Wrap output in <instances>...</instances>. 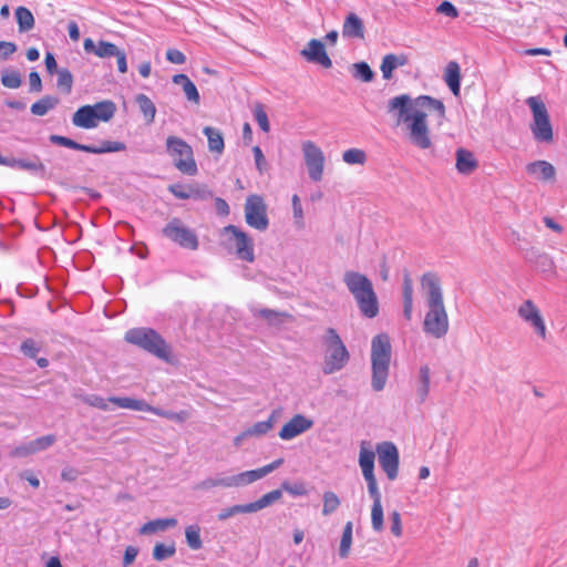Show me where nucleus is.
<instances>
[{
  "label": "nucleus",
  "mask_w": 567,
  "mask_h": 567,
  "mask_svg": "<svg viewBox=\"0 0 567 567\" xmlns=\"http://www.w3.org/2000/svg\"><path fill=\"white\" fill-rule=\"evenodd\" d=\"M390 519L392 534L396 537H401L403 528L400 513L398 511L392 512L390 515Z\"/></svg>",
  "instance_id": "60"
},
{
  "label": "nucleus",
  "mask_w": 567,
  "mask_h": 567,
  "mask_svg": "<svg viewBox=\"0 0 567 567\" xmlns=\"http://www.w3.org/2000/svg\"><path fill=\"white\" fill-rule=\"evenodd\" d=\"M10 167H17L25 171H44V166L40 161H28V159H10Z\"/></svg>",
  "instance_id": "50"
},
{
  "label": "nucleus",
  "mask_w": 567,
  "mask_h": 567,
  "mask_svg": "<svg viewBox=\"0 0 567 567\" xmlns=\"http://www.w3.org/2000/svg\"><path fill=\"white\" fill-rule=\"evenodd\" d=\"M40 344L33 339H27L21 344L22 353L30 358H35L37 354L40 352Z\"/></svg>",
  "instance_id": "56"
},
{
  "label": "nucleus",
  "mask_w": 567,
  "mask_h": 567,
  "mask_svg": "<svg viewBox=\"0 0 567 567\" xmlns=\"http://www.w3.org/2000/svg\"><path fill=\"white\" fill-rule=\"evenodd\" d=\"M282 463L284 460L278 458L256 470H249L233 475H225V482L227 484L226 488H240L248 486L277 470Z\"/></svg>",
  "instance_id": "13"
},
{
  "label": "nucleus",
  "mask_w": 567,
  "mask_h": 567,
  "mask_svg": "<svg viewBox=\"0 0 567 567\" xmlns=\"http://www.w3.org/2000/svg\"><path fill=\"white\" fill-rule=\"evenodd\" d=\"M295 224L301 228L303 226V210L298 195L291 198Z\"/></svg>",
  "instance_id": "57"
},
{
  "label": "nucleus",
  "mask_w": 567,
  "mask_h": 567,
  "mask_svg": "<svg viewBox=\"0 0 567 567\" xmlns=\"http://www.w3.org/2000/svg\"><path fill=\"white\" fill-rule=\"evenodd\" d=\"M342 35L344 38L363 39L364 25L362 20L355 13H349L342 25Z\"/></svg>",
  "instance_id": "24"
},
{
  "label": "nucleus",
  "mask_w": 567,
  "mask_h": 567,
  "mask_svg": "<svg viewBox=\"0 0 567 567\" xmlns=\"http://www.w3.org/2000/svg\"><path fill=\"white\" fill-rule=\"evenodd\" d=\"M359 466L367 482L368 493L373 503H382L381 493L374 475V451L371 442L361 441L359 450Z\"/></svg>",
  "instance_id": "11"
},
{
  "label": "nucleus",
  "mask_w": 567,
  "mask_h": 567,
  "mask_svg": "<svg viewBox=\"0 0 567 567\" xmlns=\"http://www.w3.org/2000/svg\"><path fill=\"white\" fill-rule=\"evenodd\" d=\"M135 100L146 122L148 124L153 123L156 115V106L152 100L143 93L137 94Z\"/></svg>",
  "instance_id": "33"
},
{
  "label": "nucleus",
  "mask_w": 567,
  "mask_h": 567,
  "mask_svg": "<svg viewBox=\"0 0 567 567\" xmlns=\"http://www.w3.org/2000/svg\"><path fill=\"white\" fill-rule=\"evenodd\" d=\"M342 280L357 301L361 313L367 318L377 317L379 302L372 281L365 275L354 270L344 271Z\"/></svg>",
  "instance_id": "3"
},
{
  "label": "nucleus",
  "mask_w": 567,
  "mask_h": 567,
  "mask_svg": "<svg viewBox=\"0 0 567 567\" xmlns=\"http://www.w3.org/2000/svg\"><path fill=\"white\" fill-rule=\"evenodd\" d=\"M478 167L474 154L463 147L455 152V168L462 175H470Z\"/></svg>",
  "instance_id": "22"
},
{
  "label": "nucleus",
  "mask_w": 567,
  "mask_h": 567,
  "mask_svg": "<svg viewBox=\"0 0 567 567\" xmlns=\"http://www.w3.org/2000/svg\"><path fill=\"white\" fill-rule=\"evenodd\" d=\"M204 134L208 140V148L210 152H215L217 154H221L224 151V138L219 130L206 126L204 128Z\"/></svg>",
  "instance_id": "32"
},
{
  "label": "nucleus",
  "mask_w": 567,
  "mask_h": 567,
  "mask_svg": "<svg viewBox=\"0 0 567 567\" xmlns=\"http://www.w3.org/2000/svg\"><path fill=\"white\" fill-rule=\"evenodd\" d=\"M431 371L427 365H423L419 371L416 394L421 402H424L430 392Z\"/></svg>",
  "instance_id": "31"
},
{
  "label": "nucleus",
  "mask_w": 567,
  "mask_h": 567,
  "mask_svg": "<svg viewBox=\"0 0 567 567\" xmlns=\"http://www.w3.org/2000/svg\"><path fill=\"white\" fill-rule=\"evenodd\" d=\"M82 401L86 404H89L90 406H93V408H96V409H100V410H103V411H109L110 410V401L109 399H104L103 396H100V395H96V394H90V395H85L82 398Z\"/></svg>",
  "instance_id": "54"
},
{
  "label": "nucleus",
  "mask_w": 567,
  "mask_h": 567,
  "mask_svg": "<svg viewBox=\"0 0 567 567\" xmlns=\"http://www.w3.org/2000/svg\"><path fill=\"white\" fill-rule=\"evenodd\" d=\"M163 235L183 248L190 250L198 248L197 235L178 218H173L163 228Z\"/></svg>",
  "instance_id": "15"
},
{
  "label": "nucleus",
  "mask_w": 567,
  "mask_h": 567,
  "mask_svg": "<svg viewBox=\"0 0 567 567\" xmlns=\"http://www.w3.org/2000/svg\"><path fill=\"white\" fill-rule=\"evenodd\" d=\"M58 73V81L56 86L59 90H61L63 93L69 94L72 90L73 85V76L71 72L66 69H61L56 71Z\"/></svg>",
  "instance_id": "47"
},
{
  "label": "nucleus",
  "mask_w": 567,
  "mask_h": 567,
  "mask_svg": "<svg viewBox=\"0 0 567 567\" xmlns=\"http://www.w3.org/2000/svg\"><path fill=\"white\" fill-rule=\"evenodd\" d=\"M436 11L441 14L447 16L450 18H457L458 10L455 6L450 1H443L437 8Z\"/></svg>",
  "instance_id": "61"
},
{
  "label": "nucleus",
  "mask_w": 567,
  "mask_h": 567,
  "mask_svg": "<svg viewBox=\"0 0 567 567\" xmlns=\"http://www.w3.org/2000/svg\"><path fill=\"white\" fill-rule=\"evenodd\" d=\"M282 496V493L280 489H274L265 495H262L259 499L248 503V504H238L233 505L226 508H223L218 515L217 519L220 522H225L228 518L238 515V514H250L256 513L258 511H261L275 502L279 501Z\"/></svg>",
  "instance_id": "12"
},
{
  "label": "nucleus",
  "mask_w": 567,
  "mask_h": 567,
  "mask_svg": "<svg viewBox=\"0 0 567 567\" xmlns=\"http://www.w3.org/2000/svg\"><path fill=\"white\" fill-rule=\"evenodd\" d=\"M252 154L255 158L256 168L260 174H262L264 172L267 171L268 164L261 148L259 146H254Z\"/></svg>",
  "instance_id": "58"
},
{
  "label": "nucleus",
  "mask_w": 567,
  "mask_h": 567,
  "mask_svg": "<svg viewBox=\"0 0 567 567\" xmlns=\"http://www.w3.org/2000/svg\"><path fill=\"white\" fill-rule=\"evenodd\" d=\"M109 401L121 409H128V410H133V411H144V412H150V410H151V405L144 400H138V399H133V398H127V396H124V398L111 396V398H109Z\"/></svg>",
  "instance_id": "28"
},
{
  "label": "nucleus",
  "mask_w": 567,
  "mask_h": 567,
  "mask_svg": "<svg viewBox=\"0 0 567 567\" xmlns=\"http://www.w3.org/2000/svg\"><path fill=\"white\" fill-rule=\"evenodd\" d=\"M444 81L454 95L460 93L461 70L455 61L449 62L444 72Z\"/></svg>",
  "instance_id": "29"
},
{
  "label": "nucleus",
  "mask_w": 567,
  "mask_h": 567,
  "mask_svg": "<svg viewBox=\"0 0 567 567\" xmlns=\"http://www.w3.org/2000/svg\"><path fill=\"white\" fill-rule=\"evenodd\" d=\"M254 117L256 122L258 123L260 130L265 133H268L270 131V124L268 120V115L261 104H256L254 106Z\"/></svg>",
  "instance_id": "51"
},
{
  "label": "nucleus",
  "mask_w": 567,
  "mask_h": 567,
  "mask_svg": "<svg viewBox=\"0 0 567 567\" xmlns=\"http://www.w3.org/2000/svg\"><path fill=\"white\" fill-rule=\"evenodd\" d=\"M421 288L427 307L423 330L429 336L441 339L449 331V316L444 306L441 280L435 274L426 272L421 278Z\"/></svg>",
  "instance_id": "2"
},
{
  "label": "nucleus",
  "mask_w": 567,
  "mask_h": 567,
  "mask_svg": "<svg viewBox=\"0 0 567 567\" xmlns=\"http://www.w3.org/2000/svg\"><path fill=\"white\" fill-rule=\"evenodd\" d=\"M526 104L533 116L529 124L533 137L538 143H551L554 141V131L543 99L539 95L529 96L526 99Z\"/></svg>",
  "instance_id": "8"
},
{
  "label": "nucleus",
  "mask_w": 567,
  "mask_h": 567,
  "mask_svg": "<svg viewBox=\"0 0 567 567\" xmlns=\"http://www.w3.org/2000/svg\"><path fill=\"white\" fill-rule=\"evenodd\" d=\"M50 141L56 145H61V146L69 147L72 150L82 151V152L86 151L85 144H80L69 137H65V136L51 135Z\"/></svg>",
  "instance_id": "52"
},
{
  "label": "nucleus",
  "mask_w": 567,
  "mask_h": 567,
  "mask_svg": "<svg viewBox=\"0 0 567 567\" xmlns=\"http://www.w3.org/2000/svg\"><path fill=\"white\" fill-rule=\"evenodd\" d=\"M518 316L529 324L535 332L542 338H546L547 329L544 318L538 307L532 300H525L518 307Z\"/></svg>",
  "instance_id": "18"
},
{
  "label": "nucleus",
  "mask_w": 567,
  "mask_h": 567,
  "mask_svg": "<svg viewBox=\"0 0 567 567\" xmlns=\"http://www.w3.org/2000/svg\"><path fill=\"white\" fill-rule=\"evenodd\" d=\"M223 245L234 252L238 259L252 262L255 260L254 241L243 230L234 225H228L221 230Z\"/></svg>",
  "instance_id": "9"
},
{
  "label": "nucleus",
  "mask_w": 567,
  "mask_h": 567,
  "mask_svg": "<svg viewBox=\"0 0 567 567\" xmlns=\"http://www.w3.org/2000/svg\"><path fill=\"white\" fill-rule=\"evenodd\" d=\"M34 454L31 441L14 447L10 452V456L14 458L27 457Z\"/></svg>",
  "instance_id": "59"
},
{
  "label": "nucleus",
  "mask_w": 567,
  "mask_h": 567,
  "mask_svg": "<svg viewBox=\"0 0 567 567\" xmlns=\"http://www.w3.org/2000/svg\"><path fill=\"white\" fill-rule=\"evenodd\" d=\"M56 441L55 435L48 434L31 441L34 454L51 447Z\"/></svg>",
  "instance_id": "53"
},
{
  "label": "nucleus",
  "mask_w": 567,
  "mask_h": 567,
  "mask_svg": "<svg viewBox=\"0 0 567 567\" xmlns=\"http://www.w3.org/2000/svg\"><path fill=\"white\" fill-rule=\"evenodd\" d=\"M177 525V519L169 518H158L151 522H147L140 528L141 535H152L159 532H164L168 528H173Z\"/></svg>",
  "instance_id": "27"
},
{
  "label": "nucleus",
  "mask_w": 567,
  "mask_h": 567,
  "mask_svg": "<svg viewBox=\"0 0 567 567\" xmlns=\"http://www.w3.org/2000/svg\"><path fill=\"white\" fill-rule=\"evenodd\" d=\"M16 19H17L20 32H28L34 27L33 14L25 7L17 8Z\"/></svg>",
  "instance_id": "36"
},
{
  "label": "nucleus",
  "mask_w": 567,
  "mask_h": 567,
  "mask_svg": "<svg viewBox=\"0 0 567 567\" xmlns=\"http://www.w3.org/2000/svg\"><path fill=\"white\" fill-rule=\"evenodd\" d=\"M80 475V471L72 466H65L61 472V478L65 482H74Z\"/></svg>",
  "instance_id": "64"
},
{
  "label": "nucleus",
  "mask_w": 567,
  "mask_h": 567,
  "mask_svg": "<svg viewBox=\"0 0 567 567\" xmlns=\"http://www.w3.org/2000/svg\"><path fill=\"white\" fill-rule=\"evenodd\" d=\"M391 342L385 333L377 334L371 341V386L380 392L385 388L390 362H391Z\"/></svg>",
  "instance_id": "4"
},
{
  "label": "nucleus",
  "mask_w": 567,
  "mask_h": 567,
  "mask_svg": "<svg viewBox=\"0 0 567 567\" xmlns=\"http://www.w3.org/2000/svg\"><path fill=\"white\" fill-rule=\"evenodd\" d=\"M313 425V421L302 414H296L279 431V437L285 441L292 440L307 432Z\"/></svg>",
  "instance_id": "21"
},
{
  "label": "nucleus",
  "mask_w": 567,
  "mask_h": 567,
  "mask_svg": "<svg viewBox=\"0 0 567 567\" xmlns=\"http://www.w3.org/2000/svg\"><path fill=\"white\" fill-rule=\"evenodd\" d=\"M166 151L179 172L188 176L197 174L198 168L194 159L193 148L184 140L176 136H168L166 138Z\"/></svg>",
  "instance_id": "10"
},
{
  "label": "nucleus",
  "mask_w": 567,
  "mask_h": 567,
  "mask_svg": "<svg viewBox=\"0 0 567 567\" xmlns=\"http://www.w3.org/2000/svg\"><path fill=\"white\" fill-rule=\"evenodd\" d=\"M342 159L349 165H364L367 162V154L360 148H349L342 153Z\"/></svg>",
  "instance_id": "43"
},
{
  "label": "nucleus",
  "mask_w": 567,
  "mask_h": 567,
  "mask_svg": "<svg viewBox=\"0 0 567 567\" xmlns=\"http://www.w3.org/2000/svg\"><path fill=\"white\" fill-rule=\"evenodd\" d=\"M227 484L225 482V475H218L216 477H207L203 481H200L196 488L200 491H209L212 488L216 487H224L226 488Z\"/></svg>",
  "instance_id": "49"
},
{
  "label": "nucleus",
  "mask_w": 567,
  "mask_h": 567,
  "mask_svg": "<svg viewBox=\"0 0 567 567\" xmlns=\"http://www.w3.org/2000/svg\"><path fill=\"white\" fill-rule=\"evenodd\" d=\"M168 190L179 199H188L192 197L204 198L199 189L190 185L173 184L168 186Z\"/></svg>",
  "instance_id": "35"
},
{
  "label": "nucleus",
  "mask_w": 567,
  "mask_h": 567,
  "mask_svg": "<svg viewBox=\"0 0 567 567\" xmlns=\"http://www.w3.org/2000/svg\"><path fill=\"white\" fill-rule=\"evenodd\" d=\"M252 313L255 317L261 318L270 324H278L282 322V318L286 317V313L284 312H278L266 308H254Z\"/></svg>",
  "instance_id": "39"
},
{
  "label": "nucleus",
  "mask_w": 567,
  "mask_h": 567,
  "mask_svg": "<svg viewBox=\"0 0 567 567\" xmlns=\"http://www.w3.org/2000/svg\"><path fill=\"white\" fill-rule=\"evenodd\" d=\"M59 103V99L52 95H45L41 100L31 105V113L38 116L45 115L53 110Z\"/></svg>",
  "instance_id": "34"
},
{
  "label": "nucleus",
  "mask_w": 567,
  "mask_h": 567,
  "mask_svg": "<svg viewBox=\"0 0 567 567\" xmlns=\"http://www.w3.org/2000/svg\"><path fill=\"white\" fill-rule=\"evenodd\" d=\"M272 427L271 419L255 423L251 427L247 429L250 436H258L266 434Z\"/></svg>",
  "instance_id": "55"
},
{
  "label": "nucleus",
  "mask_w": 567,
  "mask_h": 567,
  "mask_svg": "<svg viewBox=\"0 0 567 567\" xmlns=\"http://www.w3.org/2000/svg\"><path fill=\"white\" fill-rule=\"evenodd\" d=\"M173 82L182 86L187 101L198 105L200 96L196 85L186 74H176L173 76Z\"/></svg>",
  "instance_id": "25"
},
{
  "label": "nucleus",
  "mask_w": 567,
  "mask_h": 567,
  "mask_svg": "<svg viewBox=\"0 0 567 567\" xmlns=\"http://www.w3.org/2000/svg\"><path fill=\"white\" fill-rule=\"evenodd\" d=\"M245 220L248 226L264 231L269 226L267 216V205L264 198L259 195H249L245 203Z\"/></svg>",
  "instance_id": "14"
},
{
  "label": "nucleus",
  "mask_w": 567,
  "mask_h": 567,
  "mask_svg": "<svg viewBox=\"0 0 567 567\" xmlns=\"http://www.w3.org/2000/svg\"><path fill=\"white\" fill-rule=\"evenodd\" d=\"M404 60H400L394 54H386L381 63V72L385 80H390L392 78L393 70H395L399 65H403Z\"/></svg>",
  "instance_id": "38"
},
{
  "label": "nucleus",
  "mask_w": 567,
  "mask_h": 567,
  "mask_svg": "<svg viewBox=\"0 0 567 567\" xmlns=\"http://www.w3.org/2000/svg\"><path fill=\"white\" fill-rule=\"evenodd\" d=\"M126 150V145L123 142L117 141H102L100 145H86V153L91 154H104L115 153Z\"/></svg>",
  "instance_id": "30"
},
{
  "label": "nucleus",
  "mask_w": 567,
  "mask_h": 567,
  "mask_svg": "<svg viewBox=\"0 0 567 567\" xmlns=\"http://www.w3.org/2000/svg\"><path fill=\"white\" fill-rule=\"evenodd\" d=\"M326 347L322 372L332 374L342 370L349 362L350 354L337 331L329 328L323 336Z\"/></svg>",
  "instance_id": "6"
},
{
  "label": "nucleus",
  "mask_w": 567,
  "mask_h": 567,
  "mask_svg": "<svg viewBox=\"0 0 567 567\" xmlns=\"http://www.w3.org/2000/svg\"><path fill=\"white\" fill-rule=\"evenodd\" d=\"M282 488L287 493H289L290 495H293V496H300V495H305L307 493L305 485L302 483H297V484L290 485L289 483L285 482L282 484Z\"/></svg>",
  "instance_id": "63"
},
{
  "label": "nucleus",
  "mask_w": 567,
  "mask_h": 567,
  "mask_svg": "<svg viewBox=\"0 0 567 567\" xmlns=\"http://www.w3.org/2000/svg\"><path fill=\"white\" fill-rule=\"evenodd\" d=\"M83 48L86 52H93L99 58H111L118 54L120 49L106 41H99L95 43L92 39L87 38L84 40Z\"/></svg>",
  "instance_id": "23"
},
{
  "label": "nucleus",
  "mask_w": 567,
  "mask_h": 567,
  "mask_svg": "<svg viewBox=\"0 0 567 567\" xmlns=\"http://www.w3.org/2000/svg\"><path fill=\"white\" fill-rule=\"evenodd\" d=\"M115 111L114 102L109 100L93 105H83L73 114L72 124L85 130L95 128L100 122H109L114 116Z\"/></svg>",
  "instance_id": "7"
},
{
  "label": "nucleus",
  "mask_w": 567,
  "mask_h": 567,
  "mask_svg": "<svg viewBox=\"0 0 567 567\" xmlns=\"http://www.w3.org/2000/svg\"><path fill=\"white\" fill-rule=\"evenodd\" d=\"M352 75L362 82H371L374 78V72L368 63L358 62L352 65Z\"/></svg>",
  "instance_id": "45"
},
{
  "label": "nucleus",
  "mask_w": 567,
  "mask_h": 567,
  "mask_svg": "<svg viewBox=\"0 0 567 567\" xmlns=\"http://www.w3.org/2000/svg\"><path fill=\"white\" fill-rule=\"evenodd\" d=\"M403 315L411 320L413 313V282L408 271L403 275Z\"/></svg>",
  "instance_id": "26"
},
{
  "label": "nucleus",
  "mask_w": 567,
  "mask_h": 567,
  "mask_svg": "<svg viewBox=\"0 0 567 567\" xmlns=\"http://www.w3.org/2000/svg\"><path fill=\"white\" fill-rule=\"evenodd\" d=\"M300 54L308 61L312 63H318L323 68H331L332 61L326 52L324 44L322 41L312 39L307 45L301 50Z\"/></svg>",
  "instance_id": "20"
},
{
  "label": "nucleus",
  "mask_w": 567,
  "mask_h": 567,
  "mask_svg": "<svg viewBox=\"0 0 567 567\" xmlns=\"http://www.w3.org/2000/svg\"><path fill=\"white\" fill-rule=\"evenodd\" d=\"M352 533H353V524L352 522H348L342 532L340 546H339V556L341 558H347L350 554L352 546Z\"/></svg>",
  "instance_id": "37"
},
{
  "label": "nucleus",
  "mask_w": 567,
  "mask_h": 567,
  "mask_svg": "<svg viewBox=\"0 0 567 567\" xmlns=\"http://www.w3.org/2000/svg\"><path fill=\"white\" fill-rule=\"evenodd\" d=\"M176 553V547L174 543L171 544H162L157 543L153 548V558L157 561H163L173 557Z\"/></svg>",
  "instance_id": "44"
},
{
  "label": "nucleus",
  "mask_w": 567,
  "mask_h": 567,
  "mask_svg": "<svg viewBox=\"0 0 567 567\" xmlns=\"http://www.w3.org/2000/svg\"><path fill=\"white\" fill-rule=\"evenodd\" d=\"M525 172L532 179L544 184H551L556 181L555 166L544 159H537L526 164Z\"/></svg>",
  "instance_id": "19"
},
{
  "label": "nucleus",
  "mask_w": 567,
  "mask_h": 567,
  "mask_svg": "<svg viewBox=\"0 0 567 567\" xmlns=\"http://www.w3.org/2000/svg\"><path fill=\"white\" fill-rule=\"evenodd\" d=\"M378 454L379 464L390 481H394L399 473V451L394 443L384 441L373 449Z\"/></svg>",
  "instance_id": "17"
},
{
  "label": "nucleus",
  "mask_w": 567,
  "mask_h": 567,
  "mask_svg": "<svg viewBox=\"0 0 567 567\" xmlns=\"http://www.w3.org/2000/svg\"><path fill=\"white\" fill-rule=\"evenodd\" d=\"M301 151L309 177L313 182H320L323 176L326 157L322 150L312 141H305Z\"/></svg>",
  "instance_id": "16"
},
{
  "label": "nucleus",
  "mask_w": 567,
  "mask_h": 567,
  "mask_svg": "<svg viewBox=\"0 0 567 567\" xmlns=\"http://www.w3.org/2000/svg\"><path fill=\"white\" fill-rule=\"evenodd\" d=\"M124 339L135 344L153 355L172 362V353L169 346L165 340L151 328H133L126 331Z\"/></svg>",
  "instance_id": "5"
},
{
  "label": "nucleus",
  "mask_w": 567,
  "mask_h": 567,
  "mask_svg": "<svg viewBox=\"0 0 567 567\" xmlns=\"http://www.w3.org/2000/svg\"><path fill=\"white\" fill-rule=\"evenodd\" d=\"M371 526L375 533L384 528V513L382 503H373L371 507Z\"/></svg>",
  "instance_id": "42"
},
{
  "label": "nucleus",
  "mask_w": 567,
  "mask_h": 567,
  "mask_svg": "<svg viewBox=\"0 0 567 567\" xmlns=\"http://www.w3.org/2000/svg\"><path fill=\"white\" fill-rule=\"evenodd\" d=\"M21 82V75L16 70H4L1 74V83L6 87L18 89Z\"/></svg>",
  "instance_id": "48"
},
{
  "label": "nucleus",
  "mask_w": 567,
  "mask_h": 567,
  "mask_svg": "<svg viewBox=\"0 0 567 567\" xmlns=\"http://www.w3.org/2000/svg\"><path fill=\"white\" fill-rule=\"evenodd\" d=\"M150 412L154 413L158 416L165 417L167 420L178 422V423H183L189 419V413L187 411L172 412V411L162 410V409L151 405Z\"/></svg>",
  "instance_id": "46"
},
{
  "label": "nucleus",
  "mask_w": 567,
  "mask_h": 567,
  "mask_svg": "<svg viewBox=\"0 0 567 567\" xmlns=\"http://www.w3.org/2000/svg\"><path fill=\"white\" fill-rule=\"evenodd\" d=\"M322 501H323L322 515H324V516H329L332 513H334L341 504V501L338 497V495L331 491L323 493Z\"/></svg>",
  "instance_id": "41"
},
{
  "label": "nucleus",
  "mask_w": 567,
  "mask_h": 567,
  "mask_svg": "<svg viewBox=\"0 0 567 567\" xmlns=\"http://www.w3.org/2000/svg\"><path fill=\"white\" fill-rule=\"evenodd\" d=\"M166 59L173 64H183L186 61L185 54L177 49H168Z\"/></svg>",
  "instance_id": "62"
},
{
  "label": "nucleus",
  "mask_w": 567,
  "mask_h": 567,
  "mask_svg": "<svg viewBox=\"0 0 567 567\" xmlns=\"http://www.w3.org/2000/svg\"><path fill=\"white\" fill-rule=\"evenodd\" d=\"M185 537L188 547L193 550L200 549L203 542L200 538V528L198 525H189L185 528Z\"/></svg>",
  "instance_id": "40"
},
{
  "label": "nucleus",
  "mask_w": 567,
  "mask_h": 567,
  "mask_svg": "<svg viewBox=\"0 0 567 567\" xmlns=\"http://www.w3.org/2000/svg\"><path fill=\"white\" fill-rule=\"evenodd\" d=\"M388 110L395 113L398 124L405 126L409 142L420 150H429L433 145L427 116L433 113L439 126L445 121L443 102L429 95L416 99L406 94L394 96L389 101Z\"/></svg>",
  "instance_id": "1"
}]
</instances>
